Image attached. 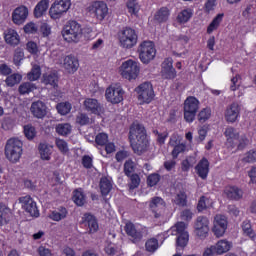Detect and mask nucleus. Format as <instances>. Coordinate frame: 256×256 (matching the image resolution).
<instances>
[{"mask_svg":"<svg viewBox=\"0 0 256 256\" xmlns=\"http://www.w3.org/2000/svg\"><path fill=\"white\" fill-rule=\"evenodd\" d=\"M23 155V142L19 138H10L5 145V157L10 163H17Z\"/></svg>","mask_w":256,"mask_h":256,"instance_id":"1","label":"nucleus"},{"mask_svg":"<svg viewBox=\"0 0 256 256\" xmlns=\"http://www.w3.org/2000/svg\"><path fill=\"white\" fill-rule=\"evenodd\" d=\"M62 36L68 43H79L81 37H83V29L81 24L75 20L67 22L62 30Z\"/></svg>","mask_w":256,"mask_h":256,"instance_id":"2","label":"nucleus"},{"mask_svg":"<svg viewBox=\"0 0 256 256\" xmlns=\"http://www.w3.org/2000/svg\"><path fill=\"white\" fill-rule=\"evenodd\" d=\"M118 37L123 49H133V47L137 45V39H139L137 32L131 27L120 30Z\"/></svg>","mask_w":256,"mask_h":256,"instance_id":"3","label":"nucleus"},{"mask_svg":"<svg viewBox=\"0 0 256 256\" xmlns=\"http://www.w3.org/2000/svg\"><path fill=\"white\" fill-rule=\"evenodd\" d=\"M139 59L144 63V65H148L155 59V55H157V50L155 49V44L151 41H144L138 47Z\"/></svg>","mask_w":256,"mask_h":256,"instance_id":"4","label":"nucleus"},{"mask_svg":"<svg viewBox=\"0 0 256 256\" xmlns=\"http://www.w3.org/2000/svg\"><path fill=\"white\" fill-rule=\"evenodd\" d=\"M199 111V100L193 96H189L184 101V119L187 123H193Z\"/></svg>","mask_w":256,"mask_h":256,"instance_id":"5","label":"nucleus"},{"mask_svg":"<svg viewBox=\"0 0 256 256\" xmlns=\"http://www.w3.org/2000/svg\"><path fill=\"white\" fill-rule=\"evenodd\" d=\"M135 92L138 95V99L141 103H151L155 99V91L153 90V84L151 82H144L135 88Z\"/></svg>","mask_w":256,"mask_h":256,"instance_id":"6","label":"nucleus"},{"mask_svg":"<svg viewBox=\"0 0 256 256\" xmlns=\"http://www.w3.org/2000/svg\"><path fill=\"white\" fill-rule=\"evenodd\" d=\"M71 7V0H55L51 5L49 14L52 19H59L63 13H67Z\"/></svg>","mask_w":256,"mask_h":256,"instance_id":"7","label":"nucleus"},{"mask_svg":"<svg viewBox=\"0 0 256 256\" xmlns=\"http://www.w3.org/2000/svg\"><path fill=\"white\" fill-rule=\"evenodd\" d=\"M121 75L124 79H128V81L137 79V76L139 75V64L133 60L125 61L121 65Z\"/></svg>","mask_w":256,"mask_h":256,"instance_id":"8","label":"nucleus"},{"mask_svg":"<svg viewBox=\"0 0 256 256\" xmlns=\"http://www.w3.org/2000/svg\"><path fill=\"white\" fill-rule=\"evenodd\" d=\"M194 233L196 237L205 239L209 235V218L198 216L194 222Z\"/></svg>","mask_w":256,"mask_h":256,"instance_id":"9","label":"nucleus"},{"mask_svg":"<svg viewBox=\"0 0 256 256\" xmlns=\"http://www.w3.org/2000/svg\"><path fill=\"white\" fill-rule=\"evenodd\" d=\"M229 222L227 221V216L225 215H216L213 222L212 232L215 237H223L225 231H227V226Z\"/></svg>","mask_w":256,"mask_h":256,"instance_id":"10","label":"nucleus"},{"mask_svg":"<svg viewBox=\"0 0 256 256\" xmlns=\"http://www.w3.org/2000/svg\"><path fill=\"white\" fill-rule=\"evenodd\" d=\"M130 143L132 150L136 155H143V153L149 151V138H147V135L130 140Z\"/></svg>","mask_w":256,"mask_h":256,"instance_id":"11","label":"nucleus"},{"mask_svg":"<svg viewBox=\"0 0 256 256\" xmlns=\"http://www.w3.org/2000/svg\"><path fill=\"white\" fill-rule=\"evenodd\" d=\"M123 95H125V91L121 87L110 86L106 89L105 97L109 103H113L117 105V103H121L123 101Z\"/></svg>","mask_w":256,"mask_h":256,"instance_id":"12","label":"nucleus"},{"mask_svg":"<svg viewBox=\"0 0 256 256\" xmlns=\"http://www.w3.org/2000/svg\"><path fill=\"white\" fill-rule=\"evenodd\" d=\"M19 202L22 205V209L29 213L31 217H39V209L37 208V203L33 201L31 196H24L19 198Z\"/></svg>","mask_w":256,"mask_h":256,"instance_id":"13","label":"nucleus"},{"mask_svg":"<svg viewBox=\"0 0 256 256\" xmlns=\"http://www.w3.org/2000/svg\"><path fill=\"white\" fill-rule=\"evenodd\" d=\"M89 11L95 15L96 19L103 21V19L107 17L109 8H107V4H105V2L96 1L93 2L91 6H89Z\"/></svg>","mask_w":256,"mask_h":256,"instance_id":"14","label":"nucleus"},{"mask_svg":"<svg viewBox=\"0 0 256 256\" xmlns=\"http://www.w3.org/2000/svg\"><path fill=\"white\" fill-rule=\"evenodd\" d=\"M124 231L126 232V234L129 237V240L134 243H141L142 239H143V232L140 229H137V227H135V224L128 222L126 223L125 227H124Z\"/></svg>","mask_w":256,"mask_h":256,"instance_id":"15","label":"nucleus"},{"mask_svg":"<svg viewBox=\"0 0 256 256\" xmlns=\"http://www.w3.org/2000/svg\"><path fill=\"white\" fill-rule=\"evenodd\" d=\"M240 113L241 106L239 105V103L233 102L226 107V110L224 112V118L227 123H235V121H237V119L239 118Z\"/></svg>","mask_w":256,"mask_h":256,"instance_id":"16","label":"nucleus"},{"mask_svg":"<svg viewBox=\"0 0 256 256\" xmlns=\"http://www.w3.org/2000/svg\"><path fill=\"white\" fill-rule=\"evenodd\" d=\"M161 76L163 79H175L177 70L173 67V58H166L161 64Z\"/></svg>","mask_w":256,"mask_h":256,"instance_id":"17","label":"nucleus"},{"mask_svg":"<svg viewBox=\"0 0 256 256\" xmlns=\"http://www.w3.org/2000/svg\"><path fill=\"white\" fill-rule=\"evenodd\" d=\"M145 136H147V129H145V126L138 121L133 122L130 126L129 141Z\"/></svg>","mask_w":256,"mask_h":256,"instance_id":"18","label":"nucleus"},{"mask_svg":"<svg viewBox=\"0 0 256 256\" xmlns=\"http://www.w3.org/2000/svg\"><path fill=\"white\" fill-rule=\"evenodd\" d=\"M29 16V10L25 6L16 8L12 13V21L15 25H23Z\"/></svg>","mask_w":256,"mask_h":256,"instance_id":"19","label":"nucleus"},{"mask_svg":"<svg viewBox=\"0 0 256 256\" xmlns=\"http://www.w3.org/2000/svg\"><path fill=\"white\" fill-rule=\"evenodd\" d=\"M30 111L36 119H43L47 115V105L41 100L35 101L31 104Z\"/></svg>","mask_w":256,"mask_h":256,"instance_id":"20","label":"nucleus"},{"mask_svg":"<svg viewBox=\"0 0 256 256\" xmlns=\"http://www.w3.org/2000/svg\"><path fill=\"white\" fill-rule=\"evenodd\" d=\"M149 207L152 213H154L155 219H159L161 217L160 209H165V201L159 196L153 197L150 201Z\"/></svg>","mask_w":256,"mask_h":256,"instance_id":"21","label":"nucleus"},{"mask_svg":"<svg viewBox=\"0 0 256 256\" xmlns=\"http://www.w3.org/2000/svg\"><path fill=\"white\" fill-rule=\"evenodd\" d=\"M224 195L231 201H239L243 199V190L237 186H227L224 189Z\"/></svg>","mask_w":256,"mask_h":256,"instance_id":"22","label":"nucleus"},{"mask_svg":"<svg viewBox=\"0 0 256 256\" xmlns=\"http://www.w3.org/2000/svg\"><path fill=\"white\" fill-rule=\"evenodd\" d=\"M84 107L88 113H92L93 115H101L102 107L97 99L87 98L84 101Z\"/></svg>","mask_w":256,"mask_h":256,"instance_id":"23","label":"nucleus"},{"mask_svg":"<svg viewBox=\"0 0 256 256\" xmlns=\"http://www.w3.org/2000/svg\"><path fill=\"white\" fill-rule=\"evenodd\" d=\"M82 223L85 225V227H88L89 233H96V231L99 229L97 219L95 216L89 213L84 214Z\"/></svg>","mask_w":256,"mask_h":256,"instance_id":"24","label":"nucleus"},{"mask_svg":"<svg viewBox=\"0 0 256 256\" xmlns=\"http://www.w3.org/2000/svg\"><path fill=\"white\" fill-rule=\"evenodd\" d=\"M64 68L68 73H75L79 69V60L73 55L64 58Z\"/></svg>","mask_w":256,"mask_h":256,"instance_id":"25","label":"nucleus"},{"mask_svg":"<svg viewBox=\"0 0 256 256\" xmlns=\"http://www.w3.org/2000/svg\"><path fill=\"white\" fill-rule=\"evenodd\" d=\"M4 38L8 45H11L12 47H17L19 45L21 39L19 38V34L17 31L13 29H7L4 32Z\"/></svg>","mask_w":256,"mask_h":256,"instance_id":"26","label":"nucleus"},{"mask_svg":"<svg viewBox=\"0 0 256 256\" xmlns=\"http://www.w3.org/2000/svg\"><path fill=\"white\" fill-rule=\"evenodd\" d=\"M195 169H196L197 175L201 179H207V175H209V160H207V158H203L196 165Z\"/></svg>","mask_w":256,"mask_h":256,"instance_id":"27","label":"nucleus"},{"mask_svg":"<svg viewBox=\"0 0 256 256\" xmlns=\"http://www.w3.org/2000/svg\"><path fill=\"white\" fill-rule=\"evenodd\" d=\"M171 15V12L169 11V8L162 7L156 13L154 14V21L155 23H167L169 21V17Z\"/></svg>","mask_w":256,"mask_h":256,"instance_id":"28","label":"nucleus"},{"mask_svg":"<svg viewBox=\"0 0 256 256\" xmlns=\"http://www.w3.org/2000/svg\"><path fill=\"white\" fill-rule=\"evenodd\" d=\"M53 147L50 146L49 144L45 143V142H41L38 145V151L40 154L41 159H43V161H50L51 160V151H52Z\"/></svg>","mask_w":256,"mask_h":256,"instance_id":"29","label":"nucleus"},{"mask_svg":"<svg viewBox=\"0 0 256 256\" xmlns=\"http://www.w3.org/2000/svg\"><path fill=\"white\" fill-rule=\"evenodd\" d=\"M225 137H227V143L230 144V147H235V141H237L239 132L233 127L226 128L224 132Z\"/></svg>","mask_w":256,"mask_h":256,"instance_id":"30","label":"nucleus"},{"mask_svg":"<svg viewBox=\"0 0 256 256\" xmlns=\"http://www.w3.org/2000/svg\"><path fill=\"white\" fill-rule=\"evenodd\" d=\"M47 9H49V0H41L34 8V17L37 19L43 17L47 12Z\"/></svg>","mask_w":256,"mask_h":256,"instance_id":"31","label":"nucleus"},{"mask_svg":"<svg viewBox=\"0 0 256 256\" xmlns=\"http://www.w3.org/2000/svg\"><path fill=\"white\" fill-rule=\"evenodd\" d=\"M189 243V233L177 234L176 249L177 251H183Z\"/></svg>","mask_w":256,"mask_h":256,"instance_id":"32","label":"nucleus"},{"mask_svg":"<svg viewBox=\"0 0 256 256\" xmlns=\"http://www.w3.org/2000/svg\"><path fill=\"white\" fill-rule=\"evenodd\" d=\"M232 244L227 240H220L217 242L215 246L216 255H223V253H227V251H231Z\"/></svg>","mask_w":256,"mask_h":256,"instance_id":"33","label":"nucleus"},{"mask_svg":"<svg viewBox=\"0 0 256 256\" xmlns=\"http://www.w3.org/2000/svg\"><path fill=\"white\" fill-rule=\"evenodd\" d=\"M42 83L44 85H51V87H57V83H59V76H57V73H46L43 74V80Z\"/></svg>","mask_w":256,"mask_h":256,"instance_id":"34","label":"nucleus"},{"mask_svg":"<svg viewBox=\"0 0 256 256\" xmlns=\"http://www.w3.org/2000/svg\"><path fill=\"white\" fill-rule=\"evenodd\" d=\"M67 213V208L59 207L57 210L51 212L49 218L52 219V221H62V219L67 217Z\"/></svg>","mask_w":256,"mask_h":256,"instance_id":"35","label":"nucleus"},{"mask_svg":"<svg viewBox=\"0 0 256 256\" xmlns=\"http://www.w3.org/2000/svg\"><path fill=\"white\" fill-rule=\"evenodd\" d=\"M100 191L101 194L105 197L108 193H111V189H113V183L107 177H103L100 180Z\"/></svg>","mask_w":256,"mask_h":256,"instance_id":"36","label":"nucleus"},{"mask_svg":"<svg viewBox=\"0 0 256 256\" xmlns=\"http://www.w3.org/2000/svg\"><path fill=\"white\" fill-rule=\"evenodd\" d=\"M11 210L5 206V204L0 203V227L7 225L9 223V215Z\"/></svg>","mask_w":256,"mask_h":256,"instance_id":"37","label":"nucleus"},{"mask_svg":"<svg viewBox=\"0 0 256 256\" xmlns=\"http://www.w3.org/2000/svg\"><path fill=\"white\" fill-rule=\"evenodd\" d=\"M72 199L78 207H83L87 203V197L81 190H74Z\"/></svg>","mask_w":256,"mask_h":256,"instance_id":"38","label":"nucleus"},{"mask_svg":"<svg viewBox=\"0 0 256 256\" xmlns=\"http://www.w3.org/2000/svg\"><path fill=\"white\" fill-rule=\"evenodd\" d=\"M56 133L58 135H62V137H67V135H71L72 127L69 123H60L56 125Z\"/></svg>","mask_w":256,"mask_h":256,"instance_id":"39","label":"nucleus"},{"mask_svg":"<svg viewBox=\"0 0 256 256\" xmlns=\"http://www.w3.org/2000/svg\"><path fill=\"white\" fill-rule=\"evenodd\" d=\"M35 89H37V86H35V84L31 82H24L19 86L18 91L20 95H27L29 93H32V91H35Z\"/></svg>","mask_w":256,"mask_h":256,"instance_id":"40","label":"nucleus"},{"mask_svg":"<svg viewBox=\"0 0 256 256\" xmlns=\"http://www.w3.org/2000/svg\"><path fill=\"white\" fill-rule=\"evenodd\" d=\"M21 79H23V76H21V74H12L9 75L6 80L5 83L7 85V87H15V85H19V83H21Z\"/></svg>","mask_w":256,"mask_h":256,"instance_id":"41","label":"nucleus"},{"mask_svg":"<svg viewBox=\"0 0 256 256\" xmlns=\"http://www.w3.org/2000/svg\"><path fill=\"white\" fill-rule=\"evenodd\" d=\"M126 7L130 15H137V13H139V10L141 9V6L139 5V2L137 0H128L126 3Z\"/></svg>","mask_w":256,"mask_h":256,"instance_id":"42","label":"nucleus"},{"mask_svg":"<svg viewBox=\"0 0 256 256\" xmlns=\"http://www.w3.org/2000/svg\"><path fill=\"white\" fill-rule=\"evenodd\" d=\"M56 109L60 115H69V113H71L72 106L69 102H61L56 105Z\"/></svg>","mask_w":256,"mask_h":256,"instance_id":"43","label":"nucleus"},{"mask_svg":"<svg viewBox=\"0 0 256 256\" xmlns=\"http://www.w3.org/2000/svg\"><path fill=\"white\" fill-rule=\"evenodd\" d=\"M29 81H37L39 77H41V66L34 65L31 69V71L27 74Z\"/></svg>","mask_w":256,"mask_h":256,"instance_id":"44","label":"nucleus"},{"mask_svg":"<svg viewBox=\"0 0 256 256\" xmlns=\"http://www.w3.org/2000/svg\"><path fill=\"white\" fill-rule=\"evenodd\" d=\"M242 231L244 235H247V237H250V239H255V231H253V228H251V222H249V220H245L242 223Z\"/></svg>","mask_w":256,"mask_h":256,"instance_id":"45","label":"nucleus"},{"mask_svg":"<svg viewBox=\"0 0 256 256\" xmlns=\"http://www.w3.org/2000/svg\"><path fill=\"white\" fill-rule=\"evenodd\" d=\"M224 14H218L210 23L207 28V33L211 34L212 31H215L219 25H221V21H223Z\"/></svg>","mask_w":256,"mask_h":256,"instance_id":"46","label":"nucleus"},{"mask_svg":"<svg viewBox=\"0 0 256 256\" xmlns=\"http://www.w3.org/2000/svg\"><path fill=\"white\" fill-rule=\"evenodd\" d=\"M135 162H133V160H127L124 163V173L127 177H131V175H134L133 173H135Z\"/></svg>","mask_w":256,"mask_h":256,"instance_id":"47","label":"nucleus"},{"mask_svg":"<svg viewBox=\"0 0 256 256\" xmlns=\"http://www.w3.org/2000/svg\"><path fill=\"white\" fill-rule=\"evenodd\" d=\"M174 203L179 207H187V194L179 192L174 199Z\"/></svg>","mask_w":256,"mask_h":256,"instance_id":"48","label":"nucleus"},{"mask_svg":"<svg viewBox=\"0 0 256 256\" xmlns=\"http://www.w3.org/2000/svg\"><path fill=\"white\" fill-rule=\"evenodd\" d=\"M192 15L193 13L190 10H182L177 16V21L178 23H187Z\"/></svg>","mask_w":256,"mask_h":256,"instance_id":"49","label":"nucleus"},{"mask_svg":"<svg viewBox=\"0 0 256 256\" xmlns=\"http://www.w3.org/2000/svg\"><path fill=\"white\" fill-rule=\"evenodd\" d=\"M145 247L146 251H149V253H155V250L159 249V241L152 238L146 242Z\"/></svg>","mask_w":256,"mask_h":256,"instance_id":"50","label":"nucleus"},{"mask_svg":"<svg viewBox=\"0 0 256 256\" xmlns=\"http://www.w3.org/2000/svg\"><path fill=\"white\" fill-rule=\"evenodd\" d=\"M24 135L29 141L35 139V135H37V131L33 125L24 126Z\"/></svg>","mask_w":256,"mask_h":256,"instance_id":"51","label":"nucleus"},{"mask_svg":"<svg viewBox=\"0 0 256 256\" xmlns=\"http://www.w3.org/2000/svg\"><path fill=\"white\" fill-rule=\"evenodd\" d=\"M210 118H211V109L210 108H204L198 114V121L200 123H205V121H208V119H210Z\"/></svg>","mask_w":256,"mask_h":256,"instance_id":"52","label":"nucleus"},{"mask_svg":"<svg viewBox=\"0 0 256 256\" xmlns=\"http://www.w3.org/2000/svg\"><path fill=\"white\" fill-rule=\"evenodd\" d=\"M236 141L238 142L237 144L238 151H243V149H245V147L249 145V138H247L245 134L240 135L238 139H236Z\"/></svg>","mask_w":256,"mask_h":256,"instance_id":"53","label":"nucleus"},{"mask_svg":"<svg viewBox=\"0 0 256 256\" xmlns=\"http://www.w3.org/2000/svg\"><path fill=\"white\" fill-rule=\"evenodd\" d=\"M91 122V119L89 118V116L85 113H79L76 116V123L78 125H81V127L85 126V125H89V123Z\"/></svg>","mask_w":256,"mask_h":256,"instance_id":"54","label":"nucleus"},{"mask_svg":"<svg viewBox=\"0 0 256 256\" xmlns=\"http://www.w3.org/2000/svg\"><path fill=\"white\" fill-rule=\"evenodd\" d=\"M130 184H129V188L130 189H137V187H139V185L141 184V178L139 177V174H132L130 176Z\"/></svg>","mask_w":256,"mask_h":256,"instance_id":"55","label":"nucleus"},{"mask_svg":"<svg viewBox=\"0 0 256 256\" xmlns=\"http://www.w3.org/2000/svg\"><path fill=\"white\" fill-rule=\"evenodd\" d=\"M195 165V157L190 156L182 161V171H189Z\"/></svg>","mask_w":256,"mask_h":256,"instance_id":"56","label":"nucleus"},{"mask_svg":"<svg viewBox=\"0 0 256 256\" xmlns=\"http://www.w3.org/2000/svg\"><path fill=\"white\" fill-rule=\"evenodd\" d=\"M187 146L185 144H178L172 150V157L173 159H177L180 153H185Z\"/></svg>","mask_w":256,"mask_h":256,"instance_id":"57","label":"nucleus"},{"mask_svg":"<svg viewBox=\"0 0 256 256\" xmlns=\"http://www.w3.org/2000/svg\"><path fill=\"white\" fill-rule=\"evenodd\" d=\"M159 181H161V176L159 174H150L147 178V184L149 187H155Z\"/></svg>","mask_w":256,"mask_h":256,"instance_id":"58","label":"nucleus"},{"mask_svg":"<svg viewBox=\"0 0 256 256\" xmlns=\"http://www.w3.org/2000/svg\"><path fill=\"white\" fill-rule=\"evenodd\" d=\"M95 141L97 143V145H100L101 147L107 145V142L109 141V136H107V134L105 133H99L96 138Z\"/></svg>","mask_w":256,"mask_h":256,"instance_id":"59","label":"nucleus"},{"mask_svg":"<svg viewBox=\"0 0 256 256\" xmlns=\"http://www.w3.org/2000/svg\"><path fill=\"white\" fill-rule=\"evenodd\" d=\"M15 125V120L11 117H5L2 121V129L9 131Z\"/></svg>","mask_w":256,"mask_h":256,"instance_id":"60","label":"nucleus"},{"mask_svg":"<svg viewBox=\"0 0 256 256\" xmlns=\"http://www.w3.org/2000/svg\"><path fill=\"white\" fill-rule=\"evenodd\" d=\"M244 163H255L256 161V150H250L245 154L243 158Z\"/></svg>","mask_w":256,"mask_h":256,"instance_id":"61","label":"nucleus"},{"mask_svg":"<svg viewBox=\"0 0 256 256\" xmlns=\"http://www.w3.org/2000/svg\"><path fill=\"white\" fill-rule=\"evenodd\" d=\"M38 31L37 24L30 22L24 26V32L28 34H33Z\"/></svg>","mask_w":256,"mask_h":256,"instance_id":"62","label":"nucleus"},{"mask_svg":"<svg viewBox=\"0 0 256 256\" xmlns=\"http://www.w3.org/2000/svg\"><path fill=\"white\" fill-rule=\"evenodd\" d=\"M24 57H25V54L23 53V51L21 49H17L15 51L14 58H13L15 65H19L21 61H23Z\"/></svg>","mask_w":256,"mask_h":256,"instance_id":"63","label":"nucleus"},{"mask_svg":"<svg viewBox=\"0 0 256 256\" xmlns=\"http://www.w3.org/2000/svg\"><path fill=\"white\" fill-rule=\"evenodd\" d=\"M82 165L85 169H91L93 167V158L89 155L83 156Z\"/></svg>","mask_w":256,"mask_h":256,"instance_id":"64","label":"nucleus"}]
</instances>
